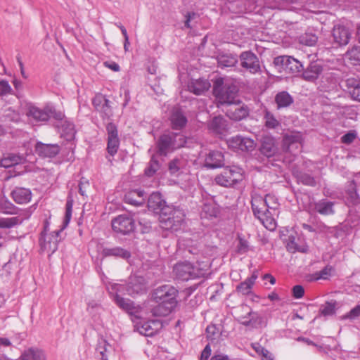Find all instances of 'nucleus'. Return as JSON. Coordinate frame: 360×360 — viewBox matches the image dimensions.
Masks as SVG:
<instances>
[{"label": "nucleus", "instance_id": "nucleus-1", "mask_svg": "<svg viewBox=\"0 0 360 360\" xmlns=\"http://www.w3.org/2000/svg\"><path fill=\"white\" fill-rule=\"evenodd\" d=\"M251 206L254 215L269 231L276 228V217L279 214L280 204L275 195L267 194L263 198L255 194L252 196Z\"/></svg>", "mask_w": 360, "mask_h": 360}, {"label": "nucleus", "instance_id": "nucleus-2", "mask_svg": "<svg viewBox=\"0 0 360 360\" xmlns=\"http://www.w3.org/2000/svg\"><path fill=\"white\" fill-rule=\"evenodd\" d=\"M212 84V90H238L239 82L231 77L213 76L210 80L205 78L193 79L188 90H210Z\"/></svg>", "mask_w": 360, "mask_h": 360}, {"label": "nucleus", "instance_id": "nucleus-3", "mask_svg": "<svg viewBox=\"0 0 360 360\" xmlns=\"http://www.w3.org/2000/svg\"><path fill=\"white\" fill-rule=\"evenodd\" d=\"M238 91H213L216 100L220 105H226L231 108L227 110V115L232 120H241L248 115V108L240 105V100Z\"/></svg>", "mask_w": 360, "mask_h": 360}, {"label": "nucleus", "instance_id": "nucleus-4", "mask_svg": "<svg viewBox=\"0 0 360 360\" xmlns=\"http://www.w3.org/2000/svg\"><path fill=\"white\" fill-rule=\"evenodd\" d=\"M209 267L207 262H199L196 266L188 262H182L174 266L173 272L178 279L185 281L205 276L208 274Z\"/></svg>", "mask_w": 360, "mask_h": 360}, {"label": "nucleus", "instance_id": "nucleus-5", "mask_svg": "<svg viewBox=\"0 0 360 360\" xmlns=\"http://www.w3.org/2000/svg\"><path fill=\"white\" fill-rule=\"evenodd\" d=\"M185 212L179 207L168 205L159 214L160 226L165 230L177 231L185 219Z\"/></svg>", "mask_w": 360, "mask_h": 360}, {"label": "nucleus", "instance_id": "nucleus-6", "mask_svg": "<svg viewBox=\"0 0 360 360\" xmlns=\"http://www.w3.org/2000/svg\"><path fill=\"white\" fill-rule=\"evenodd\" d=\"M186 143V137L181 133L169 132L162 135L158 142V148L161 155L183 147Z\"/></svg>", "mask_w": 360, "mask_h": 360}, {"label": "nucleus", "instance_id": "nucleus-7", "mask_svg": "<svg viewBox=\"0 0 360 360\" xmlns=\"http://www.w3.org/2000/svg\"><path fill=\"white\" fill-rule=\"evenodd\" d=\"M243 173V169L238 166H228L215 176L214 181L219 186L229 187L242 181Z\"/></svg>", "mask_w": 360, "mask_h": 360}, {"label": "nucleus", "instance_id": "nucleus-8", "mask_svg": "<svg viewBox=\"0 0 360 360\" xmlns=\"http://www.w3.org/2000/svg\"><path fill=\"white\" fill-rule=\"evenodd\" d=\"M274 64L278 71L296 74L303 70L302 63L296 58L289 56H280L274 60Z\"/></svg>", "mask_w": 360, "mask_h": 360}, {"label": "nucleus", "instance_id": "nucleus-9", "mask_svg": "<svg viewBox=\"0 0 360 360\" xmlns=\"http://www.w3.org/2000/svg\"><path fill=\"white\" fill-rule=\"evenodd\" d=\"M60 233L61 230L47 233L46 227H45L39 238L41 250L49 255L54 253L58 249Z\"/></svg>", "mask_w": 360, "mask_h": 360}, {"label": "nucleus", "instance_id": "nucleus-10", "mask_svg": "<svg viewBox=\"0 0 360 360\" xmlns=\"http://www.w3.org/2000/svg\"><path fill=\"white\" fill-rule=\"evenodd\" d=\"M178 290L171 285H163L155 289L151 298L155 302H174L177 304Z\"/></svg>", "mask_w": 360, "mask_h": 360}, {"label": "nucleus", "instance_id": "nucleus-11", "mask_svg": "<svg viewBox=\"0 0 360 360\" xmlns=\"http://www.w3.org/2000/svg\"><path fill=\"white\" fill-rule=\"evenodd\" d=\"M112 230L122 235L132 232L135 229L134 219L127 214H120L112 220Z\"/></svg>", "mask_w": 360, "mask_h": 360}, {"label": "nucleus", "instance_id": "nucleus-12", "mask_svg": "<svg viewBox=\"0 0 360 360\" xmlns=\"http://www.w3.org/2000/svg\"><path fill=\"white\" fill-rule=\"evenodd\" d=\"M230 148L240 151H252L256 146L255 141L250 138L240 135L233 136L227 141Z\"/></svg>", "mask_w": 360, "mask_h": 360}, {"label": "nucleus", "instance_id": "nucleus-13", "mask_svg": "<svg viewBox=\"0 0 360 360\" xmlns=\"http://www.w3.org/2000/svg\"><path fill=\"white\" fill-rule=\"evenodd\" d=\"M106 130L108 134V153L111 156H114L117 153L120 146L117 128L115 124L110 122L106 126Z\"/></svg>", "mask_w": 360, "mask_h": 360}, {"label": "nucleus", "instance_id": "nucleus-14", "mask_svg": "<svg viewBox=\"0 0 360 360\" xmlns=\"http://www.w3.org/2000/svg\"><path fill=\"white\" fill-rule=\"evenodd\" d=\"M124 288L129 295L135 296L146 292L147 285L143 277L134 276L129 278V283Z\"/></svg>", "mask_w": 360, "mask_h": 360}, {"label": "nucleus", "instance_id": "nucleus-15", "mask_svg": "<svg viewBox=\"0 0 360 360\" xmlns=\"http://www.w3.org/2000/svg\"><path fill=\"white\" fill-rule=\"evenodd\" d=\"M241 66L248 70L251 73L260 70L259 61L257 56L252 51H244L240 56Z\"/></svg>", "mask_w": 360, "mask_h": 360}, {"label": "nucleus", "instance_id": "nucleus-16", "mask_svg": "<svg viewBox=\"0 0 360 360\" xmlns=\"http://www.w3.org/2000/svg\"><path fill=\"white\" fill-rule=\"evenodd\" d=\"M332 37L337 46H346L349 42L351 33L345 26L336 25L333 29Z\"/></svg>", "mask_w": 360, "mask_h": 360}, {"label": "nucleus", "instance_id": "nucleus-17", "mask_svg": "<svg viewBox=\"0 0 360 360\" xmlns=\"http://www.w3.org/2000/svg\"><path fill=\"white\" fill-rule=\"evenodd\" d=\"M162 323L158 320L141 321L136 326L137 331L142 335L151 337L161 329Z\"/></svg>", "mask_w": 360, "mask_h": 360}, {"label": "nucleus", "instance_id": "nucleus-18", "mask_svg": "<svg viewBox=\"0 0 360 360\" xmlns=\"http://www.w3.org/2000/svg\"><path fill=\"white\" fill-rule=\"evenodd\" d=\"M124 289V285L121 284L114 283L111 285V290H110V293H115L114 297V300L115 303L119 306L121 309L128 311L131 312L134 309V303L129 299H125L120 297L117 295V292H122Z\"/></svg>", "mask_w": 360, "mask_h": 360}, {"label": "nucleus", "instance_id": "nucleus-19", "mask_svg": "<svg viewBox=\"0 0 360 360\" xmlns=\"http://www.w3.org/2000/svg\"><path fill=\"white\" fill-rule=\"evenodd\" d=\"M170 121L173 129L181 130L186 127L188 120L184 110L177 105L172 110Z\"/></svg>", "mask_w": 360, "mask_h": 360}, {"label": "nucleus", "instance_id": "nucleus-20", "mask_svg": "<svg viewBox=\"0 0 360 360\" xmlns=\"http://www.w3.org/2000/svg\"><path fill=\"white\" fill-rule=\"evenodd\" d=\"M35 151L40 157L53 158L60 152L58 144H45L41 142L37 143Z\"/></svg>", "mask_w": 360, "mask_h": 360}, {"label": "nucleus", "instance_id": "nucleus-21", "mask_svg": "<svg viewBox=\"0 0 360 360\" xmlns=\"http://www.w3.org/2000/svg\"><path fill=\"white\" fill-rule=\"evenodd\" d=\"M32 195L30 189L24 187H15L11 193L12 199L20 205L30 202Z\"/></svg>", "mask_w": 360, "mask_h": 360}, {"label": "nucleus", "instance_id": "nucleus-22", "mask_svg": "<svg viewBox=\"0 0 360 360\" xmlns=\"http://www.w3.org/2000/svg\"><path fill=\"white\" fill-rule=\"evenodd\" d=\"M165 200L162 199L160 193L154 192L148 198V207L156 214H160L165 207H167Z\"/></svg>", "mask_w": 360, "mask_h": 360}, {"label": "nucleus", "instance_id": "nucleus-23", "mask_svg": "<svg viewBox=\"0 0 360 360\" xmlns=\"http://www.w3.org/2000/svg\"><path fill=\"white\" fill-rule=\"evenodd\" d=\"M224 157L221 152L212 150L206 156L205 167L210 169L221 167L224 165Z\"/></svg>", "mask_w": 360, "mask_h": 360}, {"label": "nucleus", "instance_id": "nucleus-24", "mask_svg": "<svg viewBox=\"0 0 360 360\" xmlns=\"http://www.w3.org/2000/svg\"><path fill=\"white\" fill-rule=\"evenodd\" d=\"M26 114L28 117L32 119L37 122H46L49 119L48 105L44 108H39L34 105H30L28 107Z\"/></svg>", "mask_w": 360, "mask_h": 360}, {"label": "nucleus", "instance_id": "nucleus-25", "mask_svg": "<svg viewBox=\"0 0 360 360\" xmlns=\"http://www.w3.org/2000/svg\"><path fill=\"white\" fill-rule=\"evenodd\" d=\"M146 193L141 190H132L124 195V202L134 206H140L145 202Z\"/></svg>", "mask_w": 360, "mask_h": 360}, {"label": "nucleus", "instance_id": "nucleus-26", "mask_svg": "<svg viewBox=\"0 0 360 360\" xmlns=\"http://www.w3.org/2000/svg\"><path fill=\"white\" fill-rule=\"evenodd\" d=\"M314 210L321 215H332L335 213L334 202L328 199H321L314 204Z\"/></svg>", "mask_w": 360, "mask_h": 360}, {"label": "nucleus", "instance_id": "nucleus-27", "mask_svg": "<svg viewBox=\"0 0 360 360\" xmlns=\"http://www.w3.org/2000/svg\"><path fill=\"white\" fill-rule=\"evenodd\" d=\"M259 150L267 158L274 156L278 150L274 139L270 136L264 137Z\"/></svg>", "mask_w": 360, "mask_h": 360}, {"label": "nucleus", "instance_id": "nucleus-28", "mask_svg": "<svg viewBox=\"0 0 360 360\" xmlns=\"http://www.w3.org/2000/svg\"><path fill=\"white\" fill-rule=\"evenodd\" d=\"M158 304L153 307L151 313L154 316H166L172 313L177 304L174 302H157Z\"/></svg>", "mask_w": 360, "mask_h": 360}, {"label": "nucleus", "instance_id": "nucleus-29", "mask_svg": "<svg viewBox=\"0 0 360 360\" xmlns=\"http://www.w3.org/2000/svg\"><path fill=\"white\" fill-rule=\"evenodd\" d=\"M101 254L105 257H115L123 259H128L131 257L130 252L121 247L104 248L102 250Z\"/></svg>", "mask_w": 360, "mask_h": 360}, {"label": "nucleus", "instance_id": "nucleus-30", "mask_svg": "<svg viewBox=\"0 0 360 360\" xmlns=\"http://www.w3.org/2000/svg\"><path fill=\"white\" fill-rule=\"evenodd\" d=\"M323 70L322 66L316 63H311L307 69L302 73V77L308 82H314L321 73Z\"/></svg>", "mask_w": 360, "mask_h": 360}, {"label": "nucleus", "instance_id": "nucleus-31", "mask_svg": "<svg viewBox=\"0 0 360 360\" xmlns=\"http://www.w3.org/2000/svg\"><path fill=\"white\" fill-rule=\"evenodd\" d=\"M25 161V158L22 155L17 153H7L4 155L1 160V165L5 168L13 167L17 165L22 164Z\"/></svg>", "mask_w": 360, "mask_h": 360}, {"label": "nucleus", "instance_id": "nucleus-32", "mask_svg": "<svg viewBox=\"0 0 360 360\" xmlns=\"http://www.w3.org/2000/svg\"><path fill=\"white\" fill-rule=\"evenodd\" d=\"M299 135L286 134L283 139V148L285 151L292 153L293 149H297L300 145Z\"/></svg>", "mask_w": 360, "mask_h": 360}, {"label": "nucleus", "instance_id": "nucleus-33", "mask_svg": "<svg viewBox=\"0 0 360 360\" xmlns=\"http://www.w3.org/2000/svg\"><path fill=\"white\" fill-rule=\"evenodd\" d=\"M218 66L221 68H231L238 63V58L236 55L231 53H220L217 56Z\"/></svg>", "mask_w": 360, "mask_h": 360}, {"label": "nucleus", "instance_id": "nucleus-34", "mask_svg": "<svg viewBox=\"0 0 360 360\" xmlns=\"http://www.w3.org/2000/svg\"><path fill=\"white\" fill-rule=\"evenodd\" d=\"M61 135L67 140L72 139L75 137V130L72 122L65 120L60 124H57Z\"/></svg>", "mask_w": 360, "mask_h": 360}, {"label": "nucleus", "instance_id": "nucleus-35", "mask_svg": "<svg viewBox=\"0 0 360 360\" xmlns=\"http://www.w3.org/2000/svg\"><path fill=\"white\" fill-rule=\"evenodd\" d=\"M20 360H45V355L41 350L31 347L24 351Z\"/></svg>", "mask_w": 360, "mask_h": 360}, {"label": "nucleus", "instance_id": "nucleus-36", "mask_svg": "<svg viewBox=\"0 0 360 360\" xmlns=\"http://www.w3.org/2000/svg\"><path fill=\"white\" fill-rule=\"evenodd\" d=\"M278 108H285L289 106L293 102V98L288 93V91L278 92L275 98Z\"/></svg>", "mask_w": 360, "mask_h": 360}, {"label": "nucleus", "instance_id": "nucleus-37", "mask_svg": "<svg viewBox=\"0 0 360 360\" xmlns=\"http://www.w3.org/2000/svg\"><path fill=\"white\" fill-rule=\"evenodd\" d=\"M210 130L216 134H221L224 129V120L221 116L213 117L208 124Z\"/></svg>", "mask_w": 360, "mask_h": 360}, {"label": "nucleus", "instance_id": "nucleus-38", "mask_svg": "<svg viewBox=\"0 0 360 360\" xmlns=\"http://www.w3.org/2000/svg\"><path fill=\"white\" fill-rule=\"evenodd\" d=\"M337 302L335 300H330L325 302L320 307L319 312L323 316H330L336 313Z\"/></svg>", "mask_w": 360, "mask_h": 360}, {"label": "nucleus", "instance_id": "nucleus-39", "mask_svg": "<svg viewBox=\"0 0 360 360\" xmlns=\"http://www.w3.org/2000/svg\"><path fill=\"white\" fill-rule=\"evenodd\" d=\"M218 214V209L212 203H205L202 207L200 212L201 218H212L217 217Z\"/></svg>", "mask_w": 360, "mask_h": 360}, {"label": "nucleus", "instance_id": "nucleus-40", "mask_svg": "<svg viewBox=\"0 0 360 360\" xmlns=\"http://www.w3.org/2000/svg\"><path fill=\"white\" fill-rule=\"evenodd\" d=\"M345 57L354 65H360V46H354L345 53Z\"/></svg>", "mask_w": 360, "mask_h": 360}, {"label": "nucleus", "instance_id": "nucleus-41", "mask_svg": "<svg viewBox=\"0 0 360 360\" xmlns=\"http://www.w3.org/2000/svg\"><path fill=\"white\" fill-rule=\"evenodd\" d=\"M286 248L288 251L292 252L297 251L300 252H307L308 251V247L307 245H298L295 241V238L292 236H288Z\"/></svg>", "mask_w": 360, "mask_h": 360}, {"label": "nucleus", "instance_id": "nucleus-42", "mask_svg": "<svg viewBox=\"0 0 360 360\" xmlns=\"http://www.w3.org/2000/svg\"><path fill=\"white\" fill-rule=\"evenodd\" d=\"M334 271V269L331 266H326L320 271H317L313 275H311V278L310 281H318L319 279H328L330 276L332 272Z\"/></svg>", "mask_w": 360, "mask_h": 360}, {"label": "nucleus", "instance_id": "nucleus-43", "mask_svg": "<svg viewBox=\"0 0 360 360\" xmlns=\"http://www.w3.org/2000/svg\"><path fill=\"white\" fill-rule=\"evenodd\" d=\"M317 41V36L315 34L311 32H306L299 37V42L308 46H314Z\"/></svg>", "mask_w": 360, "mask_h": 360}, {"label": "nucleus", "instance_id": "nucleus-44", "mask_svg": "<svg viewBox=\"0 0 360 360\" xmlns=\"http://www.w3.org/2000/svg\"><path fill=\"white\" fill-rule=\"evenodd\" d=\"M0 210L5 214H16L18 208L9 200L3 199L0 201Z\"/></svg>", "mask_w": 360, "mask_h": 360}, {"label": "nucleus", "instance_id": "nucleus-45", "mask_svg": "<svg viewBox=\"0 0 360 360\" xmlns=\"http://www.w3.org/2000/svg\"><path fill=\"white\" fill-rule=\"evenodd\" d=\"M22 222V218L20 217L2 218L0 219V228H11L15 225L20 224Z\"/></svg>", "mask_w": 360, "mask_h": 360}, {"label": "nucleus", "instance_id": "nucleus-46", "mask_svg": "<svg viewBox=\"0 0 360 360\" xmlns=\"http://www.w3.org/2000/svg\"><path fill=\"white\" fill-rule=\"evenodd\" d=\"M159 168V162L155 159V156H153L148 167L145 169V174L148 177L153 176Z\"/></svg>", "mask_w": 360, "mask_h": 360}, {"label": "nucleus", "instance_id": "nucleus-47", "mask_svg": "<svg viewBox=\"0 0 360 360\" xmlns=\"http://www.w3.org/2000/svg\"><path fill=\"white\" fill-rule=\"evenodd\" d=\"M264 119L265 126L268 129H275L277 127L280 126L279 121L277 120L274 116V115L269 111H266Z\"/></svg>", "mask_w": 360, "mask_h": 360}, {"label": "nucleus", "instance_id": "nucleus-48", "mask_svg": "<svg viewBox=\"0 0 360 360\" xmlns=\"http://www.w3.org/2000/svg\"><path fill=\"white\" fill-rule=\"evenodd\" d=\"M253 285H254L246 278L237 286L236 290L238 292H240L243 295H249L252 292Z\"/></svg>", "mask_w": 360, "mask_h": 360}, {"label": "nucleus", "instance_id": "nucleus-49", "mask_svg": "<svg viewBox=\"0 0 360 360\" xmlns=\"http://www.w3.org/2000/svg\"><path fill=\"white\" fill-rule=\"evenodd\" d=\"M360 316V304H357L349 311L341 316L342 320L348 319L351 321L356 320Z\"/></svg>", "mask_w": 360, "mask_h": 360}, {"label": "nucleus", "instance_id": "nucleus-50", "mask_svg": "<svg viewBox=\"0 0 360 360\" xmlns=\"http://www.w3.org/2000/svg\"><path fill=\"white\" fill-rule=\"evenodd\" d=\"M183 166L182 158H175L169 163V170L172 174H176Z\"/></svg>", "mask_w": 360, "mask_h": 360}, {"label": "nucleus", "instance_id": "nucleus-51", "mask_svg": "<svg viewBox=\"0 0 360 360\" xmlns=\"http://www.w3.org/2000/svg\"><path fill=\"white\" fill-rule=\"evenodd\" d=\"M110 347V345L105 340H102L98 342L96 349L101 356L102 360H108L105 354L108 352Z\"/></svg>", "mask_w": 360, "mask_h": 360}, {"label": "nucleus", "instance_id": "nucleus-52", "mask_svg": "<svg viewBox=\"0 0 360 360\" xmlns=\"http://www.w3.org/2000/svg\"><path fill=\"white\" fill-rule=\"evenodd\" d=\"M48 110L49 118L52 117L60 123L65 120L64 113L60 110H56L53 106L48 105Z\"/></svg>", "mask_w": 360, "mask_h": 360}, {"label": "nucleus", "instance_id": "nucleus-53", "mask_svg": "<svg viewBox=\"0 0 360 360\" xmlns=\"http://www.w3.org/2000/svg\"><path fill=\"white\" fill-rule=\"evenodd\" d=\"M297 180L298 181L307 186H313L316 184L314 179L309 174L305 173H300L298 174Z\"/></svg>", "mask_w": 360, "mask_h": 360}, {"label": "nucleus", "instance_id": "nucleus-54", "mask_svg": "<svg viewBox=\"0 0 360 360\" xmlns=\"http://www.w3.org/2000/svg\"><path fill=\"white\" fill-rule=\"evenodd\" d=\"M248 315L250 318L252 328H257L262 323V318L257 312L253 311L250 309L248 312Z\"/></svg>", "mask_w": 360, "mask_h": 360}, {"label": "nucleus", "instance_id": "nucleus-55", "mask_svg": "<svg viewBox=\"0 0 360 360\" xmlns=\"http://www.w3.org/2000/svg\"><path fill=\"white\" fill-rule=\"evenodd\" d=\"M345 86L348 89H354L357 90L360 89V79L356 77H350L346 79Z\"/></svg>", "mask_w": 360, "mask_h": 360}, {"label": "nucleus", "instance_id": "nucleus-56", "mask_svg": "<svg viewBox=\"0 0 360 360\" xmlns=\"http://www.w3.org/2000/svg\"><path fill=\"white\" fill-rule=\"evenodd\" d=\"M292 294L295 298L300 299L304 294V288L302 285H297L292 288Z\"/></svg>", "mask_w": 360, "mask_h": 360}, {"label": "nucleus", "instance_id": "nucleus-57", "mask_svg": "<svg viewBox=\"0 0 360 360\" xmlns=\"http://www.w3.org/2000/svg\"><path fill=\"white\" fill-rule=\"evenodd\" d=\"M355 138H356L355 133L349 131L342 136L341 141L344 143L349 144L354 141Z\"/></svg>", "mask_w": 360, "mask_h": 360}, {"label": "nucleus", "instance_id": "nucleus-58", "mask_svg": "<svg viewBox=\"0 0 360 360\" xmlns=\"http://www.w3.org/2000/svg\"><path fill=\"white\" fill-rule=\"evenodd\" d=\"M89 181L85 179L84 178H82L79 184L78 185L79 186V192L82 195H84L85 194V190L86 187L89 186Z\"/></svg>", "mask_w": 360, "mask_h": 360}, {"label": "nucleus", "instance_id": "nucleus-59", "mask_svg": "<svg viewBox=\"0 0 360 360\" xmlns=\"http://www.w3.org/2000/svg\"><path fill=\"white\" fill-rule=\"evenodd\" d=\"M237 248H238V252H240V253L246 252L248 250V242L245 240L240 239L239 243L237 246Z\"/></svg>", "mask_w": 360, "mask_h": 360}, {"label": "nucleus", "instance_id": "nucleus-60", "mask_svg": "<svg viewBox=\"0 0 360 360\" xmlns=\"http://www.w3.org/2000/svg\"><path fill=\"white\" fill-rule=\"evenodd\" d=\"M210 355L211 347L209 345H207L201 353L200 360H208Z\"/></svg>", "mask_w": 360, "mask_h": 360}, {"label": "nucleus", "instance_id": "nucleus-61", "mask_svg": "<svg viewBox=\"0 0 360 360\" xmlns=\"http://www.w3.org/2000/svg\"><path fill=\"white\" fill-rule=\"evenodd\" d=\"M104 65L115 72H118L120 69V65L114 61H105Z\"/></svg>", "mask_w": 360, "mask_h": 360}, {"label": "nucleus", "instance_id": "nucleus-62", "mask_svg": "<svg viewBox=\"0 0 360 360\" xmlns=\"http://www.w3.org/2000/svg\"><path fill=\"white\" fill-rule=\"evenodd\" d=\"M217 328L214 326H209L206 328L207 337L208 339H214V336L216 334Z\"/></svg>", "mask_w": 360, "mask_h": 360}, {"label": "nucleus", "instance_id": "nucleus-63", "mask_svg": "<svg viewBox=\"0 0 360 360\" xmlns=\"http://www.w3.org/2000/svg\"><path fill=\"white\" fill-rule=\"evenodd\" d=\"M297 341L302 342L305 343L307 345H312V346H314V347H319L320 349H321V346H319L317 344L314 342L312 340H311L310 339L307 338L299 337V338H297Z\"/></svg>", "mask_w": 360, "mask_h": 360}, {"label": "nucleus", "instance_id": "nucleus-64", "mask_svg": "<svg viewBox=\"0 0 360 360\" xmlns=\"http://www.w3.org/2000/svg\"><path fill=\"white\" fill-rule=\"evenodd\" d=\"M238 321L245 326L252 327V322L248 315L247 316L240 317Z\"/></svg>", "mask_w": 360, "mask_h": 360}]
</instances>
